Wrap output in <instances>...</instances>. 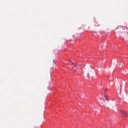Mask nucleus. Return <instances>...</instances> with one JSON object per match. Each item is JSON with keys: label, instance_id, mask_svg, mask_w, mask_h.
<instances>
[{"label": "nucleus", "instance_id": "1", "mask_svg": "<svg viewBox=\"0 0 128 128\" xmlns=\"http://www.w3.org/2000/svg\"><path fill=\"white\" fill-rule=\"evenodd\" d=\"M120 112L121 115L123 116V118H126L128 116V113L126 112V111L124 110H120Z\"/></svg>", "mask_w": 128, "mask_h": 128}, {"label": "nucleus", "instance_id": "2", "mask_svg": "<svg viewBox=\"0 0 128 128\" xmlns=\"http://www.w3.org/2000/svg\"><path fill=\"white\" fill-rule=\"evenodd\" d=\"M72 64H73V66H75L76 68V64L75 63L72 62Z\"/></svg>", "mask_w": 128, "mask_h": 128}, {"label": "nucleus", "instance_id": "3", "mask_svg": "<svg viewBox=\"0 0 128 128\" xmlns=\"http://www.w3.org/2000/svg\"><path fill=\"white\" fill-rule=\"evenodd\" d=\"M104 98H106V100H108V96H104Z\"/></svg>", "mask_w": 128, "mask_h": 128}, {"label": "nucleus", "instance_id": "4", "mask_svg": "<svg viewBox=\"0 0 128 128\" xmlns=\"http://www.w3.org/2000/svg\"><path fill=\"white\" fill-rule=\"evenodd\" d=\"M95 26H100V25H98V23H96V24H95Z\"/></svg>", "mask_w": 128, "mask_h": 128}]
</instances>
